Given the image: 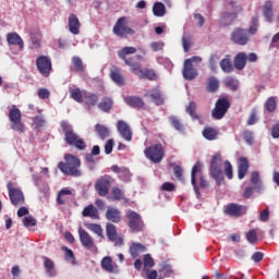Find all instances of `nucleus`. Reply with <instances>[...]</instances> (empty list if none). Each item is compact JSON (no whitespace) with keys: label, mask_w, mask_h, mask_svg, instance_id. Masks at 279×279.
Returning <instances> with one entry per match:
<instances>
[{"label":"nucleus","mask_w":279,"mask_h":279,"mask_svg":"<svg viewBox=\"0 0 279 279\" xmlns=\"http://www.w3.org/2000/svg\"><path fill=\"white\" fill-rule=\"evenodd\" d=\"M136 53V48L132 46L123 47L118 51V57L123 60L126 66H130V71L135 75H138L140 80H149V82H156L158 80V74L153 69L143 70L141 63L134 61V58L128 56H134Z\"/></svg>","instance_id":"f257e3e1"},{"label":"nucleus","mask_w":279,"mask_h":279,"mask_svg":"<svg viewBox=\"0 0 279 279\" xmlns=\"http://www.w3.org/2000/svg\"><path fill=\"white\" fill-rule=\"evenodd\" d=\"M64 160L58 163V169L63 175H71L72 178L82 177V170L80 169L82 167V160L78 157L66 154Z\"/></svg>","instance_id":"f03ea898"},{"label":"nucleus","mask_w":279,"mask_h":279,"mask_svg":"<svg viewBox=\"0 0 279 279\" xmlns=\"http://www.w3.org/2000/svg\"><path fill=\"white\" fill-rule=\"evenodd\" d=\"M60 128L64 134V141L66 145H69L70 147H75L81 151H84V149H86V142H84V140L80 137V135L73 130V126L69 122L61 121Z\"/></svg>","instance_id":"7ed1b4c3"},{"label":"nucleus","mask_w":279,"mask_h":279,"mask_svg":"<svg viewBox=\"0 0 279 279\" xmlns=\"http://www.w3.org/2000/svg\"><path fill=\"white\" fill-rule=\"evenodd\" d=\"M231 106L232 97H230V95L223 94L219 96L211 111L213 119H216V121H221V119L228 114Z\"/></svg>","instance_id":"20e7f679"},{"label":"nucleus","mask_w":279,"mask_h":279,"mask_svg":"<svg viewBox=\"0 0 279 279\" xmlns=\"http://www.w3.org/2000/svg\"><path fill=\"white\" fill-rule=\"evenodd\" d=\"M9 121L10 128L13 132H17V134H25V123L23 122V114L21 113V109L13 106L9 110Z\"/></svg>","instance_id":"39448f33"},{"label":"nucleus","mask_w":279,"mask_h":279,"mask_svg":"<svg viewBox=\"0 0 279 279\" xmlns=\"http://www.w3.org/2000/svg\"><path fill=\"white\" fill-rule=\"evenodd\" d=\"M114 36L118 38H128L129 36H134L136 32L128 25V17H119L112 28Z\"/></svg>","instance_id":"423d86ee"},{"label":"nucleus","mask_w":279,"mask_h":279,"mask_svg":"<svg viewBox=\"0 0 279 279\" xmlns=\"http://www.w3.org/2000/svg\"><path fill=\"white\" fill-rule=\"evenodd\" d=\"M144 154L150 162L158 165L162 162V158H165V147H162V144H154L145 148Z\"/></svg>","instance_id":"0eeeda50"},{"label":"nucleus","mask_w":279,"mask_h":279,"mask_svg":"<svg viewBox=\"0 0 279 279\" xmlns=\"http://www.w3.org/2000/svg\"><path fill=\"white\" fill-rule=\"evenodd\" d=\"M128 227L131 232H143V228H145V222H143V218L138 215V213L134 210L126 211Z\"/></svg>","instance_id":"6e6552de"},{"label":"nucleus","mask_w":279,"mask_h":279,"mask_svg":"<svg viewBox=\"0 0 279 279\" xmlns=\"http://www.w3.org/2000/svg\"><path fill=\"white\" fill-rule=\"evenodd\" d=\"M195 62H202V58L199 57H192L190 59H185L184 66L182 70V75L184 80H195L197 77L198 73L197 70L193 66V63Z\"/></svg>","instance_id":"1a4fd4ad"},{"label":"nucleus","mask_w":279,"mask_h":279,"mask_svg":"<svg viewBox=\"0 0 279 279\" xmlns=\"http://www.w3.org/2000/svg\"><path fill=\"white\" fill-rule=\"evenodd\" d=\"M37 71L43 75V77H49L51 75V71L53 69V64L51 63V59L47 56H39L36 59Z\"/></svg>","instance_id":"9d476101"},{"label":"nucleus","mask_w":279,"mask_h":279,"mask_svg":"<svg viewBox=\"0 0 279 279\" xmlns=\"http://www.w3.org/2000/svg\"><path fill=\"white\" fill-rule=\"evenodd\" d=\"M112 184V177L105 174L100 177L95 183V190L97 191L100 197H106L108 195V191H110V186Z\"/></svg>","instance_id":"9b49d317"},{"label":"nucleus","mask_w":279,"mask_h":279,"mask_svg":"<svg viewBox=\"0 0 279 279\" xmlns=\"http://www.w3.org/2000/svg\"><path fill=\"white\" fill-rule=\"evenodd\" d=\"M247 214V206L239 205L236 203H230L225 207V215L229 217H243V215Z\"/></svg>","instance_id":"f8f14e48"},{"label":"nucleus","mask_w":279,"mask_h":279,"mask_svg":"<svg viewBox=\"0 0 279 279\" xmlns=\"http://www.w3.org/2000/svg\"><path fill=\"white\" fill-rule=\"evenodd\" d=\"M231 40L234 45L243 47L250 43V34L245 28H235L231 34Z\"/></svg>","instance_id":"ddd939ff"},{"label":"nucleus","mask_w":279,"mask_h":279,"mask_svg":"<svg viewBox=\"0 0 279 279\" xmlns=\"http://www.w3.org/2000/svg\"><path fill=\"white\" fill-rule=\"evenodd\" d=\"M9 197L13 206H23L25 204V196L23 191L16 187H12V183H8Z\"/></svg>","instance_id":"4468645a"},{"label":"nucleus","mask_w":279,"mask_h":279,"mask_svg":"<svg viewBox=\"0 0 279 279\" xmlns=\"http://www.w3.org/2000/svg\"><path fill=\"white\" fill-rule=\"evenodd\" d=\"M106 234L109 241H113L116 245H123V236L117 234V226L112 222L106 225Z\"/></svg>","instance_id":"2eb2a0df"},{"label":"nucleus","mask_w":279,"mask_h":279,"mask_svg":"<svg viewBox=\"0 0 279 279\" xmlns=\"http://www.w3.org/2000/svg\"><path fill=\"white\" fill-rule=\"evenodd\" d=\"M78 236L83 247H85L86 250H97V247L95 246V240H93V236H90V234H88L86 230L80 228Z\"/></svg>","instance_id":"dca6fc26"},{"label":"nucleus","mask_w":279,"mask_h":279,"mask_svg":"<svg viewBox=\"0 0 279 279\" xmlns=\"http://www.w3.org/2000/svg\"><path fill=\"white\" fill-rule=\"evenodd\" d=\"M117 130L120 136L124 138V141H126L128 143L132 141V128H130V124H128V122L119 120L117 122Z\"/></svg>","instance_id":"f3484780"},{"label":"nucleus","mask_w":279,"mask_h":279,"mask_svg":"<svg viewBox=\"0 0 279 279\" xmlns=\"http://www.w3.org/2000/svg\"><path fill=\"white\" fill-rule=\"evenodd\" d=\"M144 97L151 99L156 106H162V104H165V98H162V93L158 87L147 90Z\"/></svg>","instance_id":"a211bd4d"},{"label":"nucleus","mask_w":279,"mask_h":279,"mask_svg":"<svg viewBox=\"0 0 279 279\" xmlns=\"http://www.w3.org/2000/svg\"><path fill=\"white\" fill-rule=\"evenodd\" d=\"M7 43L8 45L19 47L20 51H23V49H25V43L23 41V38H21V35H19V33L16 32L7 34Z\"/></svg>","instance_id":"6ab92c4d"},{"label":"nucleus","mask_w":279,"mask_h":279,"mask_svg":"<svg viewBox=\"0 0 279 279\" xmlns=\"http://www.w3.org/2000/svg\"><path fill=\"white\" fill-rule=\"evenodd\" d=\"M68 27H69V32L74 36H77V34H80V28L82 27V23H80V19L74 13L69 15Z\"/></svg>","instance_id":"aec40b11"},{"label":"nucleus","mask_w":279,"mask_h":279,"mask_svg":"<svg viewBox=\"0 0 279 279\" xmlns=\"http://www.w3.org/2000/svg\"><path fill=\"white\" fill-rule=\"evenodd\" d=\"M124 101L130 108H135V110H141V108H145V100L138 96H126L124 97Z\"/></svg>","instance_id":"412c9836"},{"label":"nucleus","mask_w":279,"mask_h":279,"mask_svg":"<svg viewBox=\"0 0 279 279\" xmlns=\"http://www.w3.org/2000/svg\"><path fill=\"white\" fill-rule=\"evenodd\" d=\"M246 64H247V53L238 52L233 59L234 69H236L238 71H243Z\"/></svg>","instance_id":"4be33fe9"},{"label":"nucleus","mask_w":279,"mask_h":279,"mask_svg":"<svg viewBox=\"0 0 279 279\" xmlns=\"http://www.w3.org/2000/svg\"><path fill=\"white\" fill-rule=\"evenodd\" d=\"M71 62L70 70L74 73H84V71H86V65H84L82 58L74 56L72 57Z\"/></svg>","instance_id":"5701e85b"},{"label":"nucleus","mask_w":279,"mask_h":279,"mask_svg":"<svg viewBox=\"0 0 279 279\" xmlns=\"http://www.w3.org/2000/svg\"><path fill=\"white\" fill-rule=\"evenodd\" d=\"M240 163L238 166V178L239 180H243L245 175H247V171H250V161L246 157H240Z\"/></svg>","instance_id":"b1692460"},{"label":"nucleus","mask_w":279,"mask_h":279,"mask_svg":"<svg viewBox=\"0 0 279 279\" xmlns=\"http://www.w3.org/2000/svg\"><path fill=\"white\" fill-rule=\"evenodd\" d=\"M203 167L204 166L202 165V162L198 161L192 168V172H191V181H192V185L194 186V191H195L196 195H199V187H197L196 175L202 173Z\"/></svg>","instance_id":"393cba45"},{"label":"nucleus","mask_w":279,"mask_h":279,"mask_svg":"<svg viewBox=\"0 0 279 279\" xmlns=\"http://www.w3.org/2000/svg\"><path fill=\"white\" fill-rule=\"evenodd\" d=\"M106 219L112 223H120L121 211L117 207H108L106 211Z\"/></svg>","instance_id":"a878e982"},{"label":"nucleus","mask_w":279,"mask_h":279,"mask_svg":"<svg viewBox=\"0 0 279 279\" xmlns=\"http://www.w3.org/2000/svg\"><path fill=\"white\" fill-rule=\"evenodd\" d=\"M263 16L266 19L267 23L274 21V3L271 1H266L262 8Z\"/></svg>","instance_id":"bb28decb"},{"label":"nucleus","mask_w":279,"mask_h":279,"mask_svg":"<svg viewBox=\"0 0 279 279\" xmlns=\"http://www.w3.org/2000/svg\"><path fill=\"white\" fill-rule=\"evenodd\" d=\"M210 175L215 180L217 186H221L226 182V177L223 174V168H215L210 170Z\"/></svg>","instance_id":"cd10ccee"},{"label":"nucleus","mask_w":279,"mask_h":279,"mask_svg":"<svg viewBox=\"0 0 279 279\" xmlns=\"http://www.w3.org/2000/svg\"><path fill=\"white\" fill-rule=\"evenodd\" d=\"M110 77L112 82L118 84V86H123V84H125V78L123 77V74H121V70L117 66H113L110 71Z\"/></svg>","instance_id":"c85d7f7f"},{"label":"nucleus","mask_w":279,"mask_h":279,"mask_svg":"<svg viewBox=\"0 0 279 279\" xmlns=\"http://www.w3.org/2000/svg\"><path fill=\"white\" fill-rule=\"evenodd\" d=\"M129 252H130L132 258H138V256H141V254H143L144 252H147V247H145V245H143L141 243H133L130 246Z\"/></svg>","instance_id":"c756f323"},{"label":"nucleus","mask_w":279,"mask_h":279,"mask_svg":"<svg viewBox=\"0 0 279 279\" xmlns=\"http://www.w3.org/2000/svg\"><path fill=\"white\" fill-rule=\"evenodd\" d=\"M85 105L88 109L95 108L97 104L99 102V96L94 93H85L84 94Z\"/></svg>","instance_id":"7c9ffc66"},{"label":"nucleus","mask_w":279,"mask_h":279,"mask_svg":"<svg viewBox=\"0 0 279 279\" xmlns=\"http://www.w3.org/2000/svg\"><path fill=\"white\" fill-rule=\"evenodd\" d=\"M69 92L71 99L76 101V104H84V94L82 93V89L80 87H71Z\"/></svg>","instance_id":"2f4dec72"},{"label":"nucleus","mask_w":279,"mask_h":279,"mask_svg":"<svg viewBox=\"0 0 279 279\" xmlns=\"http://www.w3.org/2000/svg\"><path fill=\"white\" fill-rule=\"evenodd\" d=\"M220 69L223 73H232V71H234V65L232 64L230 54H227L226 58L220 61Z\"/></svg>","instance_id":"473e14b6"},{"label":"nucleus","mask_w":279,"mask_h":279,"mask_svg":"<svg viewBox=\"0 0 279 279\" xmlns=\"http://www.w3.org/2000/svg\"><path fill=\"white\" fill-rule=\"evenodd\" d=\"M69 195H72L71 190L62 189L57 196V204L58 206H64L66 202H69Z\"/></svg>","instance_id":"72a5a7b5"},{"label":"nucleus","mask_w":279,"mask_h":279,"mask_svg":"<svg viewBox=\"0 0 279 279\" xmlns=\"http://www.w3.org/2000/svg\"><path fill=\"white\" fill-rule=\"evenodd\" d=\"M83 217H90V219H99V211L95 205L86 206L82 211Z\"/></svg>","instance_id":"f704fd0d"},{"label":"nucleus","mask_w":279,"mask_h":279,"mask_svg":"<svg viewBox=\"0 0 279 279\" xmlns=\"http://www.w3.org/2000/svg\"><path fill=\"white\" fill-rule=\"evenodd\" d=\"M44 267L46 269V274H48L50 278H53V276H56V264L53 263V260L48 257H44Z\"/></svg>","instance_id":"c9c22d12"},{"label":"nucleus","mask_w":279,"mask_h":279,"mask_svg":"<svg viewBox=\"0 0 279 279\" xmlns=\"http://www.w3.org/2000/svg\"><path fill=\"white\" fill-rule=\"evenodd\" d=\"M95 130L101 141H106V138L110 137V129L102 124H96Z\"/></svg>","instance_id":"e433bc0d"},{"label":"nucleus","mask_w":279,"mask_h":279,"mask_svg":"<svg viewBox=\"0 0 279 279\" xmlns=\"http://www.w3.org/2000/svg\"><path fill=\"white\" fill-rule=\"evenodd\" d=\"M113 104H114V101H113L110 97H105V98L98 104V108H99V110H101L102 112H109L110 110H112Z\"/></svg>","instance_id":"4c0bfd02"},{"label":"nucleus","mask_w":279,"mask_h":279,"mask_svg":"<svg viewBox=\"0 0 279 279\" xmlns=\"http://www.w3.org/2000/svg\"><path fill=\"white\" fill-rule=\"evenodd\" d=\"M223 84L227 88H230L233 93L239 90V80H235L233 76H227L223 81Z\"/></svg>","instance_id":"58836bf2"},{"label":"nucleus","mask_w":279,"mask_h":279,"mask_svg":"<svg viewBox=\"0 0 279 279\" xmlns=\"http://www.w3.org/2000/svg\"><path fill=\"white\" fill-rule=\"evenodd\" d=\"M215 169H223V159L219 153H216L211 158L210 170Z\"/></svg>","instance_id":"ea45409f"},{"label":"nucleus","mask_w":279,"mask_h":279,"mask_svg":"<svg viewBox=\"0 0 279 279\" xmlns=\"http://www.w3.org/2000/svg\"><path fill=\"white\" fill-rule=\"evenodd\" d=\"M101 267L108 274H114V264L112 262V257H104L101 260Z\"/></svg>","instance_id":"a19ab883"},{"label":"nucleus","mask_w":279,"mask_h":279,"mask_svg":"<svg viewBox=\"0 0 279 279\" xmlns=\"http://www.w3.org/2000/svg\"><path fill=\"white\" fill-rule=\"evenodd\" d=\"M153 14L155 16H165V14H167V7H165V3L156 2L153 5Z\"/></svg>","instance_id":"79ce46f5"},{"label":"nucleus","mask_w":279,"mask_h":279,"mask_svg":"<svg viewBox=\"0 0 279 279\" xmlns=\"http://www.w3.org/2000/svg\"><path fill=\"white\" fill-rule=\"evenodd\" d=\"M185 112L194 120L199 119V116H197V104L195 101H190L189 106L185 107Z\"/></svg>","instance_id":"37998d69"},{"label":"nucleus","mask_w":279,"mask_h":279,"mask_svg":"<svg viewBox=\"0 0 279 279\" xmlns=\"http://www.w3.org/2000/svg\"><path fill=\"white\" fill-rule=\"evenodd\" d=\"M234 19H236V13H223L220 17L221 25H232L234 22Z\"/></svg>","instance_id":"c03bdc74"},{"label":"nucleus","mask_w":279,"mask_h":279,"mask_svg":"<svg viewBox=\"0 0 279 279\" xmlns=\"http://www.w3.org/2000/svg\"><path fill=\"white\" fill-rule=\"evenodd\" d=\"M169 121L171 125L177 130L178 132H184V124L180 121V119L175 116H171L169 118Z\"/></svg>","instance_id":"a18cd8bd"},{"label":"nucleus","mask_w":279,"mask_h":279,"mask_svg":"<svg viewBox=\"0 0 279 279\" xmlns=\"http://www.w3.org/2000/svg\"><path fill=\"white\" fill-rule=\"evenodd\" d=\"M111 195L113 202H121V199H125V193H123L119 187H112Z\"/></svg>","instance_id":"49530a36"},{"label":"nucleus","mask_w":279,"mask_h":279,"mask_svg":"<svg viewBox=\"0 0 279 279\" xmlns=\"http://www.w3.org/2000/svg\"><path fill=\"white\" fill-rule=\"evenodd\" d=\"M251 182L254 184V189H260L263 186L258 171H253L251 173Z\"/></svg>","instance_id":"de8ad7c7"},{"label":"nucleus","mask_w":279,"mask_h":279,"mask_svg":"<svg viewBox=\"0 0 279 279\" xmlns=\"http://www.w3.org/2000/svg\"><path fill=\"white\" fill-rule=\"evenodd\" d=\"M40 38H43L40 33L31 34V43L33 49H40Z\"/></svg>","instance_id":"09e8293b"},{"label":"nucleus","mask_w":279,"mask_h":279,"mask_svg":"<svg viewBox=\"0 0 279 279\" xmlns=\"http://www.w3.org/2000/svg\"><path fill=\"white\" fill-rule=\"evenodd\" d=\"M22 223L24 228H34V226L38 225V221L36 218H34V216H26L23 218Z\"/></svg>","instance_id":"8fccbe9b"},{"label":"nucleus","mask_w":279,"mask_h":279,"mask_svg":"<svg viewBox=\"0 0 279 279\" xmlns=\"http://www.w3.org/2000/svg\"><path fill=\"white\" fill-rule=\"evenodd\" d=\"M246 241L252 245H256L258 243V234L256 233V230L252 229L246 233Z\"/></svg>","instance_id":"3c124183"},{"label":"nucleus","mask_w":279,"mask_h":279,"mask_svg":"<svg viewBox=\"0 0 279 279\" xmlns=\"http://www.w3.org/2000/svg\"><path fill=\"white\" fill-rule=\"evenodd\" d=\"M143 263H144V271L145 269H151V267L156 265V263L154 262V257H151V255L149 254H145L143 256Z\"/></svg>","instance_id":"603ef678"},{"label":"nucleus","mask_w":279,"mask_h":279,"mask_svg":"<svg viewBox=\"0 0 279 279\" xmlns=\"http://www.w3.org/2000/svg\"><path fill=\"white\" fill-rule=\"evenodd\" d=\"M161 274H163V276H166L167 278H169V276H171L173 274V270L170 266V264H168L167 262H163L160 264V270Z\"/></svg>","instance_id":"864d4df0"},{"label":"nucleus","mask_w":279,"mask_h":279,"mask_svg":"<svg viewBox=\"0 0 279 279\" xmlns=\"http://www.w3.org/2000/svg\"><path fill=\"white\" fill-rule=\"evenodd\" d=\"M87 230H90V232H94L98 236H104V229L97 223H88Z\"/></svg>","instance_id":"5fc2aeb1"},{"label":"nucleus","mask_w":279,"mask_h":279,"mask_svg":"<svg viewBox=\"0 0 279 279\" xmlns=\"http://www.w3.org/2000/svg\"><path fill=\"white\" fill-rule=\"evenodd\" d=\"M225 165V175L228 178V180H232L234 178V172L232 170V163H230L229 160L223 162Z\"/></svg>","instance_id":"6e6d98bb"},{"label":"nucleus","mask_w":279,"mask_h":279,"mask_svg":"<svg viewBox=\"0 0 279 279\" xmlns=\"http://www.w3.org/2000/svg\"><path fill=\"white\" fill-rule=\"evenodd\" d=\"M219 86H221V82L218 81L217 77H210V93H217L219 90Z\"/></svg>","instance_id":"4d7b16f0"},{"label":"nucleus","mask_w":279,"mask_h":279,"mask_svg":"<svg viewBox=\"0 0 279 279\" xmlns=\"http://www.w3.org/2000/svg\"><path fill=\"white\" fill-rule=\"evenodd\" d=\"M243 138L247 145H254V133L252 131H244Z\"/></svg>","instance_id":"13d9d810"},{"label":"nucleus","mask_w":279,"mask_h":279,"mask_svg":"<svg viewBox=\"0 0 279 279\" xmlns=\"http://www.w3.org/2000/svg\"><path fill=\"white\" fill-rule=\"evenodd\" d=\"M252 23L253 25L248 28L247 34H251L252 36H254V34L258 32V16L253 17Z\"/></svg>","instance_id":"bf43d9fd"},{"label":"nucleus","mask_w":279,"mask_h":279,"mask_svg":"<svg viewBox=\"0 0 279 279\" xmlns=\"http://www.w3.org/2000/svg\"><path fill=\"white\" fill-rule=\"evenodd\" d=\"M37 95L39 99H49V97H51V92L45 87H41L38 89Z\"/></svg>","instance_id":"052dcab7"},{"label":"nucleus","mask_w":279,"mask_h":279,"mask_svg":"<svg viewBox=\"0 0 279 279\" xmlns=\"http://www.w3.org/2000/svg\"><path fill=\"white\" fill-rule=\"evenodd\" d=\"M265 106L268 112H274V110H276V98L274 97L268 98Z\"/></svg>","instance_id":"680f3d73"},{"label":"nucleus","mask_w":279,"mask_h":279,"mask_svg":"<svg viewBox=\"0 0 279 279\" xmlns=\"http://www.w3.org/2000/svg\"><path fill=\"white\" fill-rule=\"evenodd\" d=\"M150 49L151 51H162V49H165V43L162 41H153L150 44Z\"/></svg>","instance_id":"e2e57ef3"},{"label":"nucleus","mask_w":279,"mask_h":279,"mask_svg":"<svg viewBox=\"0 0 279 279\" xmlns=\"http://www.w3.org/2000/svg\"><path fill=\"white\" fill-rule=\"evenodd\" d=\"M182 45H183V49L184 51H189L191 49V37L189 36H183L182 37Z\"/></svg>","instance_id":"0e129e2a"},{"label":"nucleus","mask_w":279,"mask_h":279,"mask_svg":"<svg viewBox=\"0 0 279 279\" xmlns=\"http://www.w3.org/2000/svg\"><path fill=\"white\" fill-rule=\"evenodd\" d=\"M173 173L178 180H183L182 174L184 173V170H182V167L174 166L173 167Z\"/></svg>","instance_id":"69168bd1"},{"label":"nucleus","mask_w":279,"mask_h":279,"mask_svg":"<svg viewBox=\"0 0 279 279\" xmlns=\"http://www.w3.org/2000/svg\"><path fill=\"white\" fill-rule=\"evenodd\" d=\"M161 191L173 192V191H175V184H173L171 182H165L161 185Z\"/></svg>","instance_id":"338daca9"},{"label":"nucleus","mask_w":279,"mask_h":279,"mask_svg":"<svg viewBox=\"0 0 279 279\" xmlns=\"http://www.w3.org/2000/svg\"><path fill=\"white\" fill-rule=\"evenodd\" d=\"M144 272L146 274L147 279H158V271L156 270H150L148 268V269H145Z\"/></svg>","instance_id":"774afa93"}]
</instances>
